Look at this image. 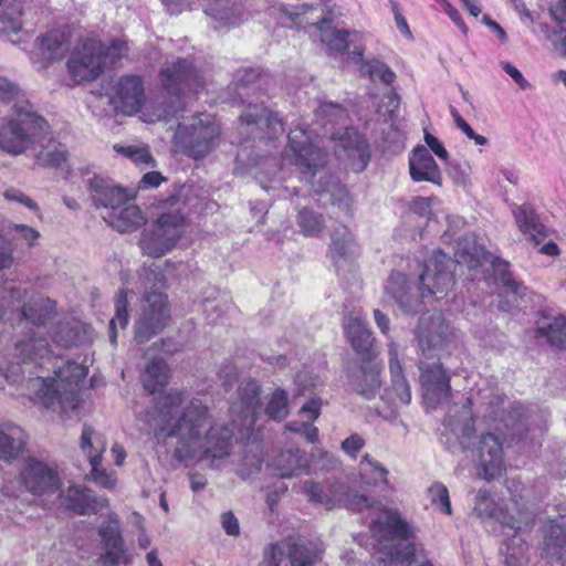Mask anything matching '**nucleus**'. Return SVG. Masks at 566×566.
I'll use <instances>...</instances> for the list:
<instances>
[{"mask_svg": "<svg viewBox=\"0 0 566 566\" xmlns=\"http://www.w3.org/2000/svg\"><path fill=\"white\" fill-rule=\"evenodd\" d=\"M66 51L64 34L52 31L35 40L30 60L36 70H45L52 62L61 60Z\"/></svg>", "mask_w": 566, "mask_h": 566, "instance_id": "obj_22", "label": "nucleus"}, {"mask_svg": "<svg viewBox=\"0 0 566 566\" xmlns=\"http://www.w3.org/2000/svg\"><path fill=\"white\" fill-rule=\"evenodd\" d=\"M352 384L359 395L371 398L380 388V368L377 365L361 366Z\"/></svg>", "mask_w": 566, "mask_h": 566, "instance_id": "obj_41", "label": "nucleus"}, {"mask_svg": "<svg viewBox=\"0 0 566 566\" xmlns=\"http://www.w3.org/2000/svg\"><path fill=\"white\" fill-rule=\"evenodd\" d=\"M104 65L103 45L93 39L76 45L67 62L69 72L76 84L96 80Z\"/></svg>", "mask_w": 566, "mask_h": 566, "instance_id": "obj_13", "label": "nucleus"}, {"mask_svg": "<svg viewBox=\"0 0 566 566\" xmlns=\"http://www.w3.org/2000/svg\"><path fill=\"white\" fill-rule=\"evenodd\" d=\"M25 433L14 424L0 428V458L10 461L15 459L25 444Z\"/></svg>", "mask_w": 566, "mask_h": 566, "instance_id": "obj_38", "label": "nucleus"}, {"mask_svg": "<svg viewBox=\"0 0 566 566\" xmlns=\"http://www.w3.org/2000/svg\"><path fill=\"white\" fill-rule=\"evenodd\" d=\"M542 549L546 557L562 560L566 554V522L547 520L541 526Z\"/></svg>", "mask_w": 566, "mask_h": 566, "instance_id": "obj_30", "label": "nucleus"}, {"mask_svg": "<svg viewBox=\"0 0 566 566\" xmlns=\"http://www.w3.org/2000/svg\"><path fill=\"white\" fill-rule=\"evenodd\" d=\"M316 117L324 122V124H339L346 117L347 113L344 107L335 103H323L315 111Z\"/></svg>", "mask_w": 566, "mask_h": 566, "instance_id": "obj_54", "label": "nucleus"}, {"mask_svg": "<svg viewBox=\"0 0 566 566\" xmlns=\"http://www.w3.org/2000/svg\"><path fill=\"white\" fill-rule=\"evenodd\" d=\"M419 385L427 406L436 408L451 394L450 375L440 363L419 364Z\"/></svg>", "mask_w": 566, "mask_h": 566, "instance_id": "obj_15", "label": "nucleus"}, {"mask_svg": "<svg viewBox=\"0 0 566 566\" xmlns=\"http://www.w3.org/2000/svg\"><path fill=\"white\" fill-rule=\"evenodd\" d=\"M332 17L325 15L322 20L314 23L319 32L321 41L328 46L331 51L344 53L349 49L350 43L360 38L356 31L349 32L337 30L331 27Z\"/></svg>", "mask_w": 566, "mask_h": 566, "instance_id": "obj_33", "label": "nucleus"}, {"mask_svg": "<svg viewBox=\"0 0 566 566\" xmlns=\"http://www.w3.org/2000/svg\"><path fill=\"white\" fill-rule=\"evenodd\" d=\"M132 197L119 209L109 210L108 213H101L104 221L118 232L126 233L137 230L146 222L142 210L130 202Z\"/></svg>", "mask_w": 566, "mask_h": 566, "instance_id": "obj_31", "label": "nucleus"}, {"mask_svg": "<svg viewBox=\"0 0 566 566\" xmlns=\"http://www.w3.org/2000/svg\"><path fill=\"white\" fill-rule=\"evenodd\" d=\"M182 402L184 395L178 390L160 396L154 411L146 413L149 429L158 437L176 439L172 455L185 467L222 469L232 452L233 430L216 421L200 398H192L178 411Z\"/></svg>", "mask_w": 566, "mask_h": 566, "instance_id": "obj_1", "label": "nucleus"}, {"mask_svg": "<svg viewBox=\"0 0 566 566\" xmlns=\"http://www.w3.org/2000/svg\"><path fill=\"white\" fill-rule=\"evenodd\" d=\"M505 429V434L512 441L520 439L526 430V420L521 405H512L507 413L500 418Z\"/></svg>", "mask_w": 566, "mask_h": 566, "instance_id": "obj_48", "label": "nucleus"}, {"mask_svg": "<svg viewBox=\"0 0 566 566\" xmlns=\"http://www.w3.org/2000/svg\"><path fill=\"white\" fill-rule=\"evenodd\" d=\"M185 227V218L179 210L163 212L157 220L144 229L139 245L144 254L160 258L172 250L180 239Z\"/></svg>", "mask_w": 566, "mask_h": 566, "instance_id": "obj_11", "label": "nucleus"}, {"mask_svg": "<svg viewBox=\"0 0 566 566\" xmlns=\"http://www.w3.org/2000/svg\"><path fill=\"white\" fill-rule=\"evenodd\" d=\"M474 402L485 406V410L494 415V419H496L497 408L504 403V397L494 388L479 389L476 398H468V406H464L461 411L457 415H448L442 430V437L446 438L442 442L448 449L459 446L462 450H465L471 444L475 432L473 415L471 412V406Z\"/></svg>", "mask_w": 566, "mask_h": 566, "instance_id": "obj_9", "label": "nucleus"}, {"mask_svg": "<svg viewBox=\"0 0 566 566\" xmlns=\"http://www.w3.org/2000/svg\"><path fill=\"white\" fill-rule=\"evenodd\" d=\"M91 337V327L75 318L59 322L52 335L53 342L63 347L78 346Z\"/></svg>", "mask_w": 566, "mask_h": 566, "instance_id": "obj_32", "label": "nucleus"}, {"mask_svg": "<svg viewBox=\"0 0 566 566\" xmlns=\"http://www.w3.org/2000/svg\"><path fill=\"white\" fill-rule=\"evenodd\" d=\"M428 496L433 505H437L441 512L451 515V502L447 486L440 482L433 483L428 489Z\"/></svg>", "mask_w": 566, "mask_h": 566, "instance_id": "obj_56", "label": "nucleus"}, {"mask_svg": "<svg viewBox=\"0 0 566 566\" xmlns=\"http://www.w3.org/2000/svg\"><path fill=\"white\" fill-rule=\"evenodd\" d=\"M61 499L65 507L81 515L98 514L108 507L106 497L95 496L92 491L75 485L61 493Z\"/></svg>", "mask_w": 566, "mask_h": 566, "instance_id": "obj_26", "label": "nucleus"}, {"mask_svg": "<svg viewBox=\"0 0 566 566\" xmlns=\"http://www.w3.org/2000/svg\"><path fill=\"white\" fill-rule=\"evenodd\" d=\"M409 171L413 181L441 185L442 175L428 148L418 146L409 156Z\"/></svg>", "mask_w": 566, "mask_h": 566, "instance_id": "obj_29", "label": "nucleus"}, {"mask_svg": "<svg viewBox=\"0 0 566 566\" xmlns=\"http://www.w3.org/2000/svg\"><path fill=\"white\" fill-rule=\"evenodd\" d=\"M289 150L286 154L291 164L303 175V178L310 181L318 169L326 163V153L314 145L306 130L296 127L289 133Z\"/></svg>", "mask_w": 566, "mask_h": 566, "instance_id": "obj_12", "label": "nucleus"}, {"mask_svg": "<svg viewBox=\"0 0 566 566\" xmlns=\"http://www.w3.org/2000/svg\"><path fill=\"white\" fill-rule=\"evenodd\" d=\"M66 148L62 144L50 139L39 151L35 159L40 166L59 168L66 161Z\"/></svg>", "mask_w": 566, "mask_h": 566, "instance_id": "obj_50", "label": "nucleus"}, {"mask_svg": "<svg viewBox=\"0 0 566 566\" xmlns=\"http://www.w3.org/2000/svg\"><path fill=\"white\" fill-rule=\"evenodd\" d=\"M333 138L338 142V147L346 153L350 168L355 171H363L370 159L366 139L350 127H346L342 134L333 136Z\"/></svg>", "mask_w": 566, "mask_h": 566, "instance_id": "obj_23", "label": "nucleus"}, {"mask_svg": "<svg viewBox=\"0 0 566 566\" xmlns=\"http://www.w3.org/2000/svg\"><path fill=\"white\" fill-rule=\"evenodd\" d=\"M113 148L117 154L129 159L136 166H143L145 168L156 166V160L150 154L149 146L146 144H116Z\"/></svg>", "mask_w": 566, "mask_h": 566, "instance_id": "obj_47", "label": "nucleus"}, {"mask_svg": "<svg viewBox=\"0 0 566 566\" xmlns=\"http://www.w3.org/2000/svg\"><path fill=\"white\" fill-rule=\"evenodd\" d=\"M289 556L292 566H307L313 564L318 557V549L313 543L303 538L287 539Z\"/></svg>", "mask_w": 566, "mask_h": 566, "instance_id": "obj_44", "label": "nucleus"}, {"mask_svg": "<svg viewBox=\"0 0 566 566\" xmlns=\"http://www.w3.org/2000/svg\"><path fill=\"white\" fill-rule=\"evenodd\" d=\"M128 42L124 39H116L111 42L106 52L103 51L104 64L106 62L115 63L128 54Z\"/></svg>", "mask_w": 566, "mask_h": 566, "instance_id": "obj_59", "label": "nucleus"}, {"mask_svg": "<svg viewBox=\"0 0 566 566\" xmlns=\"http://www.w3.org/2000/svg\"><path fill=\"white\" fill-rule=\"evenodd\" d=\"M370 531L384 564L409 566L412 563L416 548L408 541L413 538L416 530L397 510L382 509L373 520Z\"/></svg>", "mask_w": 566, "mask_h": 566, "instance_id": "obj_7", "label": "nucleus"}, {"mask_svg": "<svg viewBox=\"0 0 566 566\" xmlns=\"http://www.w3.org/2000/svg\"><path fill=\"white\" fill-rule=\"evenodd\" d=\"M367 70L370 77L375 80H379L380 82L390 85L396 80V74L392 70L381 61L373 60L367 62Z\"/></svg>", "mask_w": 566, "mask_h": 566, "instance_id": "obj_58", "label": "nucleus"}, {"mask_svg": "<svg viewBox=\"0 0 566 566\" xmlns=\"http://www.w3.org/2000/svg\"><path fill=\"white\" fill-rule=\"evenodd\" d=\"M20 480L25 490L34 495L55 492L60 489L56 469L35 459H29L23 463Z\"/></svg>", "mask_w": 566, "mask_h": 566, "instance_id": "obj_19", "label": "nucleus"}, {"mask_svg": "<svg viewBox=\"0 0 566 566\" xmlns=\"http://www.w3.org/2000/svg\"><path fill=\"white\" fill-rule=\"evenodd\" d=\"M512 213L516 227L526 240L535 245H539L544 242L548 232L532 205L523 203L521 206H514Z\"/></svg>", "mask_w": 566, "mask_h": 566, "instance_id": "obj_28", "label": "nucleus"}, {"mask_svg": "<svg viewBox=\"0 0 566 566\" xmlns=\"http://www.w3.org/2000/svg\"><path fill=\"white\" fill-rule=\"evenodd\" d=\"M261 387L255 380H245L238 388V400L233 403V411L242 417V427L250 429L256 421L260 403Z\"/></svg>", "mask_w": 566, "mask_h": 566, "instance_id": "obj_25", "label": "nucleus"}, {"mask_svg": "<svg viewBox=\"0 0 566 566\" xmlns=\"http://www.w3.org/2000/svg\"><path fill=\"white\" fill-rule=\"evenodd\" d=\"M454 329L440 312L423 314L416 331L418 348L424 357H433L454 338Z\"/></svg>", "mask_w": 566, "mask_h": 566, "instance_id": "obj_14", "label": "nucleus"}, {"mask_svg": "<svg viewBox=\"0 0 566 566\" xmlns=\"http://www.w3.org/2000/svg\"><path fill=\"white\" fill-rule=\"evenodd\" d=\"M478 476L491 480L502 473L503 451L499 438L492 433L483 434L475 450Z\"/></svg>", "mask_w": 566, "mask_h": 566, "instance_id": "obj_21", "label": "nucleus"}, {"mask_svg": "<svg viewBox=\"0 0 566 566\" xmlns=\"http://www.w3.org/2000/svg\"><path fill=\"white\" fill-rule=\"evenodd\" d=\"M535 337L557 349H566V314L541 313L535 322Z\"/></svg>", "mask_w": 566, "mask_h": 566, "instance_id": "obj_27", "label": "nucleus"}, {"mask_svg": "<svg viewBox=\"0 0 566 566\" xmlns=\"http://www.w3.org/2000/svg\"><path fill=\"white\" fill-rule=\"evenodd\" d=\"M240 120L241 128L255 138L272 139L283 132L282 120L262 104L249 105Z\"/></svg>", "mask_w": 566, "mask_h": 566, "instance_id": "obj_20", "label": "nucleus"}, {"mask_svg": "<svg viewBox=\"0 0 566 566\" xmlns=\"http://www.w3.org/2000/svg\"><path fill=\"white\" fill-rule=\"evenodd\" d=\"M105 553L101 556L104 566H116L124 555V543L119 530L118 517L115 513L108 514L107 522L98 528Z\"/></svg>", "mask_w": 566, "mask_h": 566, "instance_id": "obj_24", "label": "nucleus"}, {"mask_svg": "<svg viewBox=\"0 0 566 566\" xmlns=\"http://www.w3.org/2000/svg\"><path fill=\"white\" fill-rule=\"evenodd\" d=\"M315 190L318 193H329L332 205L337 206L346 214H350L352 199L338 180L329 177L326 187H318Z\"/></svg>", "mask_w": 566, "mask_h": 566, "instance_id": "obj_51", "label": "nucleus"}, {"mask_svg": "<svg viewBox=\"0 0 566 566\" xmlns=\"http://www.w3.org/2000/svg\"><path fill=\"white\" fill-rule=\"evenodd\" d=\"M451 114L453 116V119H454V123L457 125V127L462 130V133L469 138V139H472L474 140V143L476 145H485L488 139L482 136V135H479L476 134L472 128L471 126L460 116V114L455 111V109H452L451 111Z\"/></svg>", "mask_w": 566, "mask_h": 566, "instance_id": "obj_63", "label": "nucleus"}, {"mask_svg": "<svg viewBox=\"0 0 566 566\" xmlns=\"http://www.w3.org/2000/svg\"><path fill=\"white\" fill-rule=\"evenodd\" d=\"M549 15L556 25L554 32L566 31V0H557L549 9Z\"/></svg>", "mask_w": 566, "mask_h": 566, "instance_id": "obj_61", "label": "nucleus"}, {"mask_svg": "<svg viewBox=\"0 0 566 566\" xmlns=\"http://www.w3.org/2000/svg\"><path fill=\"white\" fill-rule=\"evenodd\" d=\"M358 474L361 483L373 486L384 485L389 488V471L382 463L373 458L370 454H365L358 464Z\"/></svg>", "mask_w": 566, "mask_h": 566, "instance_id": "obj_39", "label": "nucleus"}, {"mask_svg": "<svg viewBox=\"0 0 566 566\" xmlns=\"http://www.w3.org/2000/svg\"><path fill=\"white\" fill-rule=\"evenodd\" d=\"M364 446L365 440L363 437L358 433H353L342 442V450L350 458L356 459Z\"/></svg>", "mask_w": 566, "mask_h": 566, "instance_id": "obj_64", "label": "nucleus"}, {"mask_svg": "<svg viewBox=\"0 0 566 566\" xmlns=\"http://www.w3.org/2000/svg\"><path fill=\"white\" fill-rule=\"evenodd\" d=\"M202 0H163V3L171 14H178L184 10H192L201 4ZM233 0H207L205 13L212 18L218 25L216 28H229L240 22V13L237 8L230 6Z\"/></svg>", "mask_w": 566, "mask_h": 566, "instance_id": "obj_18", "label": "nucleus"}, {"mask_svg": "<svg viewBox=\"0 0 566 566\" xmlns=\"http://www.w3.org/2000/svg\"><path fill=\"white\" fill-rule=\"evenodd\" d=\"M169 368L163 358L151 359L145 367L142 375L144 388L150 394H155L168 382Z\"/></svg>", "mask_w": 566, "mask_h": 566, "instance_id": "obj_42", "label": "nucleus"}, {"mask_svg": "<svg viewBox=\"0 0 566 566\" xmlns=\"http://www.w3.org/2000/svg\"><path fill=\"white\" fill-rule=\"evenodd\" d=\"M342 500L338 501V505H344L352 511H363L371 506L370 500L365 494H359L353 490L343 485V491L339 492Z\"/></svg>", "mask_w": 566, "mask_h": 566, "instance_id": "obj_55", "label": "nucleus"}, {"mask_svg": "<svg viewBox=\"0 0 566 566\" xmlns=\"http://www.w3.org/2000/svg\"><path fill=\"white\" fill-rule=\"evenodd\" d=\"M389 369L391 375V390L396 395V399L402 403L408 405L411 401L410 386L402 375V366L398 358V347L395 343L389 344Z\"/></svg>", "mask_w": 566, "mask_h": 566, "instance_id": "obj_37", "label": "nucleus"}, {"mask_svg": "<svg viewBox=\"0 0 566 566\" xmlns=\"http://www.w3.org/2000/svg\"><path fill=\"white\" fill-rule=\"evenodd\" d=\"M14 350L21 361H32L49 353V343L39 331L31 329L15 344Z\"/></svg>", "mask_w": 566, "mask_h": 566, "instance_id": "obj_36", "label": "nucleus"}, {"mask_svg": "<svg viewBox=\"0 0 566 566\" xmlns=\"http://www.w3.org/2000/svg\"><path fill=\"white\" fill-rule=\"evenodd\" d=\"M81 449L87 455L92 467V480L102 488H115L117 482L115 474L101 467V457L106 450V441L103 434L88 426H84L81 436Z\"/></svg>", "mask_w": 566, "mask_h": 566, "instance_id": "obj_16", "label": "nucleus"}, {"mask_svg": "<svg viewBox=\"0 0 566 566\" xmlns=\"http://www.w3.org/2000/svg\"><path fill=\"white\" fill-rule=\"evenodd\" d=\"M115 303V316L109 322V340L113 346L117 344V325L120 328H125L128 324V312H127V292L119 290L114 300Z\"/></svg>", "mask_w": 566, "mask_h": 566, "instance_id": "obj_49", "label": "nucleus"}, {"mask_svg": "<svg viewBox=\"0 0 566 566\" xmlns=\"http://www.w3.org/2000/svg\"><path fill=\"white\" fill-rule=\"evenodd\" d=\"M272 465L282 478H291L305 469L306 461L298 449H289L280 452L274 458Z\"/></svg>", "mask_w": 566, "mask_h": 566, "instance_id": "obj_43", "label": "nucleus"}, {"mask_svg": "<svg viewBox=\"0 0 566 566\" xmlns=\"http://www.w3.org/2000/svg\"><path fill=\"white\" fill-rule=\"evenodd\" d=\"M160 82L174 101L166 105L164 99L145 104L144 85L140 77L135 75L123 76L114 86L112 103L123 114L133 115L142 113L145 123L154 124L169 120L181 111L180 96L187 93H197L205 86V80L193 67L191 62L178 57L166 63L159 74Z\"/></svg>", "mask_w": 566, "mask_h": 566, "instance_id": "obj_2", "label": "nucleus"}, {"mask_svg": "<svg viewBox=\"0 0 566 566\" xmlns=\"http://www.w3.org/2000/svg\"><path fill=\"white\" fill-rule=\"evenodd\" d=\"M455 260L442 251L434 252L424 263V270L419 276L420 289H415L400 272H392L385 285V293L392 298L403 313L416 312L422 298L446 294L454 284L453 268L455 263L465 264L469 269L481 265L485 251L482 247L470 242L469 238L459 239L454 252Z\"/></svg>", "mask_w": 566, "mask_h": 566, "instance_id": "obj_3", "label": "nucleus"}, {"mask_svg": "<svg viewBox=\"0 0 566 566\" xmlns=\"http://www.w3.org/2000/svg\"><path fill=\"white\" fill-rule=\"evenodd\" d=\"M86 188L92 205L96 209H101L102 213L119 209L129 199L127 189L102 175L90 177L86 181Z\"/></svg>", "mask_w": 566, "mask_h": 566, "instance_id": "obj_17", "label": "nucleus"}, {"mask_svg": "<svg viewBox=\"0 0 566 566\" xmlns=\"http://www.w3.org/2000/svg\"><path fill=\"white\" fill-rule=\"evenodd\" d=\"M145 293V304L139 318L135 323V339L143 344L154 335L161 332L169 323L170 310L167 296L159 292L148 290H160L166 285V277L160 268L153 264L140 274Z\"/></svg>", "mask_w": 566, "mask_h": 566, "instance_id": "obj_8", "label": "nucleus"}, {"mask_svg": "<svg viewBox=\"0 0 566 566\" xmlns=\"http://www.w3.org/2000/svg\"><path fill=\"white\" fill-rule=\"evenodd\" d=\"M294 381L297 386V395H304L312 391L318 385L319 379L308 370H303L295 376Z\"/></svg>", "mask_w": 566, "mask_h": 566, "instance_id": "obj_62", "label": "nucleus"}, {"mask_svg": "<svg viewBox=\"0 0 566 566\" xmlns=\"http://www.w3.org/2000/svg\"><path fill=\"white\" fill-rule=\"evenodd\" d=\"M344 328L354 350L363 357H370L375 339L365 322L358 316H348Z\"/></svg>", "mask_w": 566, "mask_h": 566, "instance_id": "obj_34", "label": "nucleus"}, {"mask_svg": "<svg viewBox=\"0 0 566 566\" xmlns=\"http://www.w3.org/2000/svg\"><path fill=\"white\" fill-rule=\"evenodd\" d=\"M220 127L208 114L193 116L179 123L175 134V144L188 156L200 159L210 154L218 145Z\"/></svg>", "mask_w": 566, "mask_h": 566, "instance_id": "obj_10", "label": "nucleus"}, {"mask_svg": "<svg viewBox=\"0 0 566 566\" xmlns=\"http://www.w3.org/2000/svg\"><path fill=\"white\" fill-rule=\"evenodd\" d=\"M3 102L13 103V114L0 127V148L10 155H20L41 143L50 133V125L19 93Z\"/></svg>", "mask_w": 566, "mask_h": 566, "instance_id": "obj_5", "label": "nucleus"}, {"mask_svg": "<svg viewBox=\"0 0 566 566\" xmlns=\"http://www.w3.org/2000/svg\"><path fill=\"white\" fill-rule=\"evenodd\" d=\"M297 224L302 232L307 237L318 235L324 227L322 216L308 209H303L300 211Z\"/></svg>", "mask_w": 566, "mask_h": 566, "instance_id": "obj_53", "label": "nucleus"}, {"mask_svg": "<svg viewBox=\"0 0 566 566\" xmlns=\"http://www.w3.org/2000/svg\"><path fill=\"white\" fill-rule=\"evenodd\" d=\"M512 501L517 511V517L509 513L507 510L496 502L486 489H480L475 496L473 510L478 516L494 518L513 532L512 545H515L516 539L520 541V544L516 548L507 545L505 566H522L526 539L535 524L537 513L533 506L520 505L515 497Z\"/></svg>", "mask_w": 566, "mask_h": 566, "instance_id": "obj_6", "label": "nucleus"}, {"mask_svg": "<svg viewBox=\"0 0 566 566\" xmlns=\"http://www.w3.org/2000/svg\"><path fill=\"white\" fill-rule=\"evenodd\" d=\"M289 398L285 390L276 388L269 397L266 415L274 420H282L289 415Z\"/></svg>", "mask_w": 566, "mask_h": 566, "instance_id": "obj_52", "label": "nucleus"}, {"mask_svg": "<svg viewBox=\"0 0 566 566\" xmlns=\"http://www.w3.org/2000/svg\"><path fill=\"white\" fill-rule=\"evenodd\" d=\"M22 9L15 0H0V34H15L22 28Z\"/></svg>", "mask_w": 566, "mask_h": 566, "instance_id": "obj_45", "label": "nucleus"}, {"mask_svg": "<svg viewBox=\"0 0 566 566\" xmlns=\"http://www.w3.org/2000/svg\"><path fill=\"white\" fill-rule=\"evenodd\" d=\"M303 491L311 502L319 503L326 509H333L342 500L339 492L343 491V484L324 485L307 481L303 485Z\"/></svg>", "mask_w": 566, "mask_h": 566, "instance_id": "obj_40", "label": "nucleus"}, {"mask_svg": "<svg viewBox=\"0 0 566 566\" xmlns=\"http://www.w3.org/2000/svg\"><path fill=\"white\" fill-rule=\"evenodd\" d=\"M84 365L67 361L59 366L54 377H35L28 380L27 387L33 399L53 411L69 412L80 405V382L86 377Z\"/></svg>", "mask_w": 566, "mask_h": 566, "instance_id": "obj_4", "label": "nucleus"}, {"mask_svg": "<svg viewBox=\"0 0 566 566\" xmlns=\"http://www.w3.org/2000/svg\"><path fill=\"white\" fill-rule=\"evenodd\" d=\"M495 272L499 275L500 282L505 287V292L512 295L513 302H516L521 295L522 285L512 277L507 270V263L497 262L495 264Z\"/></svg>", "mask_w": 566, "mask_h": 566, "instance_id": "obj_57", "label": "nucleus"}, {"mask_svg": "<svg viewBox=\"0 0 566 566\" xmlns=\"http://www.w3.org/2000/svg\"><path fill=\"white\" fill-rule=\"evenodd\" d=\"M3 197L8 201L24 206L29 210H31L35 213H40V208H39L38 203L32 198H30L28 195H25L24 192H22L19 189H15V188L7 189L3 192Z\"/></svg>", "mask_w": 566, "mask_h": 566, "instance_id": "obj_60", "label": "nucleus"}, {"mask_svg": "<svg viewBox=\"0 0 566 566\" xmlns=\"http://www.w3.org/2000/svg\"><path fill=\"white\" fill-rule=\"evenodd\" d=\"M356 252L357 245L346 227H340L332 233L331 255L337 270L352 260Z\"/></svg>", "mask_w": 566, "mask_h": 566, "instance_id": "obj_35", "label": "nucleus"}, {"mask_svg": "<svg viewBox=\"0 0 566 566\" xmlns=\"http://www.w3.org/2000/svg\"><path fill=\"white\" fill-rule=\"evenodd\" d=\"M55 303L50 298L39 297L22 306V316L33 325H44L53 315Z\"/></svg>", "mask_w": 566, "mask_h": 566, "instance_id": "obj_46", "label": "nucleus"}]
</instances>
